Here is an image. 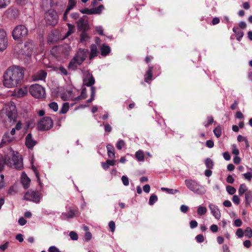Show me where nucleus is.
<instances>
[{
    "label": "nucleus",
    "mask_w": 252,
    "mask_h": 252,
    "mask_svg": "<svg viewBox=\"0 0 252 252\" xmlns=\"http://www.w3.org/2000/svg\"><path fill=\"white\" fill-rule=\"evenodd\" d=\"M25 75L24 67L13 65L8 67L3 74V84L7 88H14L21 85Z\"/></svg>",
    "instance_id": "obj_1"
},
{
    "label": "nucleus",
    "mask_w": 252,
    "mask_h": 252,
    "mask_svg": "<svg viewBox=\"0 0 252 252\" xmlns=\"http://www.w3.org/2000/svg\"><path fill=\"white\" fill-rule=\"evenodd\" d=\"M10 152L11 153L12 162L9 161L7 158L4 159L3 156L0 154V171L2 170L5 163L9 164L10 166H13L17 169L20 170L22 168L23 164L21 156L17 152L14 151L11 149Z\"/></svg>",
    "instance_id": "obj_2"
},
{
    "label": "nucleus",
    "mask_w": 252,
    "mask_h": 252,
    "mask_svg": "<svg viewBox=\"0 0 252 252\" xmlns=\"http://www.w3.org/2000/svg\"><path fill=\"white\" fill-rule=\"evenodd\" d=\"M33 47L32 41H27L25 45L18 43L14 47V56L20 60H22L24 57H29L32 53Z\"/></svg>",
    "instance_id": "obj_3"
},
{
    "label": "nucleus",
    "mask_w": 252,
    "mask_h": 252,
    "mask_svg": "<svg viewBox=\"0 0 252 252\" xmlns=\"http://www.w3.org/2000/svg\"><path fill=\"white\" fill-rule=\"evenodd\" d=\"M2 113L6 115L9 122L14 124L17 120V113L16 106L14 102L10 101L3 105Z\"/></svg>",
    "instance_id": "obj_4"
},
{
    "label": "nucleus",
    "mask_w": 252,
    "mask_h": 252,
    "mask_svg": "<svg viewBox=\"0 0 252 252\" xmlns=\"http://www.w3.org/2000/svg\"><path fill=\"white\" fill-rule=\"evenodd\" d=\"M185 183L187 187L190 191L198 194H203L206 192L204 187L199 184L195 180L192 179H186Z\"/></svg>",
    "instance_id": "obj_5"
},
{
    "label": "nucleus",
    "mask_w": 252,
    "mask_h": 252,
    "mask_svg": "<svg viewBox=\"0 0 252 252\" xmlns=\"http://www.w3.org/2000/svg\"><path fill=\"white\" fill-rule=\"evenodd\" d=\"M28 33V29L24 25H18L12 31V37L15 40H22L27 36Z\"/></svg>",
    "instance_id": "obj_6"
},
{
    "label": "nucleus",
    "mask_w": 252,
    "mask_h": 252,
    "mask_svg": "<svg viewBox=\"0 0 252 252\" xmlns=\"http://www.w3.org/2000/svg\"><path fill=\"white\" fill-rule=\"evenodd\" d=\"M31 95L36 98H43L45 94V89L37 84L31 85L29 88Z\"/></svg>",
    "instance_id": "obj_7"
},
{
    "label": "nucleus",
    "mask_w": 252,
    "mask_h": 252,
    "mask_svg": "<svg viewBox=\"0 0 252 252\" xmlns=\"http://www.w3.org/2000/svg\"><path fill=\"white\" fill-rule=\"evenodd\" d=\"M42 198L41 193L36 190H29L24 195L25 200L32 201L35 203H39Z\"/></svg>",
    "instance_id": "obj_8"
},
{
    "label": "nucleus",
    "mask_w": 252,
    "mask_h": 252,
    "mask_svg": "<svg viewBox=\"0 0 252 252\" xmlns=\"http://www.w3.org/2000/svg\"><path fill=\"white\" fill-rule=\"evenodd\" d=\"M45 19L47 24L55 26L58 22V15L53 9L49 10L45 15Z\"/></svg>",
    "instance_id": "obj_9"
},
{
    "label": "nucleus",
    "mask_w": 252,
    "mask_h": 252,
    "mask_svg": "<svg viewBox=\"0 0 252 252\" xmlns=\"http://www.w3.org/2000/svg\"><path fill=\"white\" fill-rule=\"evenodd\" d=\"M70 50L69 47L61 46L53 48L52 52L54 51H57L58 53L56 55V58L62 60L68 58L69 55Z\"/></svg>",
    "instance_id": "obj_10"
},
{
    "label": "nucleus",
    "mask_w": 252,
    "mask_h": 252,
    "mask_svg": "<svg viewBox=\"0 0 252 252\" xmlns=\"http://www.w3.org/2000/svg\"><path fill=\"white\" fill-rule=\"evenodd\" d=\"M53 126V121L49 117H45L41 119L37 125L39 130L44 131L50 129Z\"/></svg>",
    "instance_id": "obj_11"
},
{
    "label": "nucleus",
    "mask_w": 252,
    "mask_h": 252,
    "mask_svg": "<svg viewBox=\"0 0 252 252\" xmlns=\"http://www.w3.org/2000/svg\"><path fill=\"white\" fill-rule=\"evenodd\" d=\"M77 29L79 31L86 32L89 29L87 18L83 16L77 22Z\"/></svg>",
    "instance_id": "obj_12"
},
{
    "label": "nucleus",
    "mask_w": 252,
    "mask_h": 252,
    "mask_svg": "<svg viewBox=\"0 0 252 252\" xmlns=\"http://www.w3.org/2000/svg\"><path fill=\"white\" fill-rule=\"evenodd\" d=\"M7 43L8 40L5 31L0 30V51H3L7 48Z\"/></svg>",
    "instance_id": "obj_13"
},
{
    "label": "nucleus",
    "mask_w": 252,
    "mask_h": 252,
    "mask_svg": "<svg viewBox=\"0 0 252 252\" xmlns=\"http://www.w3.org/2000/svg\"><path fill=\"white\" fill-rule=\"evenodd\" d=\"M68 0V3L63 17V20L64 21H66L67 20V15L69 11L73 9L76 6L77 3L76 0Z\"/></svg>",
    "instance_id": "obj_14"
},
{
    "label": "nucleus",
    "mask_w": 252,
    "mask_h": 252,
    "mask_svg": "<svg viewBox=\"0 0 252 252\" xmlns=\"http://www.w3.org/2000/svg\"><path fill=\"white\" fill-rule=\"evenodd\" d=\"M89 54V51L87 49H79L75 57L77 58L79 60H81V62L83 63Z\"/></svg>",
    "instance_id": "obj_15"
},
{
    "label": "nucleus",
    "mask_w": 252,
    "mask_h": 252,
    "mask_svg": "<svg viewBox=\"0 0 252 252\" xmlns=\"http://www.w3.org/2000/svg\"><path fill=\"white\" fill-rule=\"evenodd\" d=\"M95 83V80L93 75L90 74L88 72L85 74V76L83 79V83L87 86H91L94 85Z\"/></svg>",
    "instance_id": "obj_16"
},
{
    "label": "nucleus",
    "mask_w": 252,
    "mask_h": 252,
    "mask_svg": "<svg viewBox=\"0 0 252 252\" xmlns=\"http://www.w3.org/2000/svg\"><path fill=\"white\" fill-rule=\"evenodd\" d=\"M209 208L211 211L212 215L217 219L219 220L220 218L221 214L218 206L212 204H209Z\"/></svg>",
    "instance_id": "obj_17"
},
{
    "label": "nucleus",
    "mask_w": 252,
    "mask_h": 252,
    "mask_svg": "<svg viewBox=\"0 0 252 252\" xmlns=\"http://www.w3.org/2000/svg\"><path fill=\"white\" fill-rule=\"evenodd\" d=\"M15 139V137L11 135L9 132H5L1 139L0 147H3L4 144L6 143H10L13 142Z\"/></svg>",
    "instance_id": "obj_18"
},
{
    "label": "nucleus",
    "mask_w": 252,
    "mask_h": 252,
    "mask_svg": "<svg viewBox=\"0 0 252 252\" xmlns=\"http://www.w3.org/2000/svg\"><path fill=\"white\" fill-rule=\"evenodd\" d=\"M82 63L81 60L77 59L75 56L70 61L68 64V68L71 70H75L77 67Z\"/></svg>",
    "instance_id": "obj_19"
},
{
    "label": "nucleus",
    "mask_w": 252,
    "mask_h": 252,
    "mask_svg": "<svg viewBox=\"0 0 252 252\" xmlns=\"http://www.w3.org/2000/svg\"><path fill=\"white\" fill-rule=\"evenodd\" d=\"M36 144V142L32 138V134L29 133L26 138L25 144L29 149H32Z\"/></svg>",
    "instance_id": "obj_20"
},
{
    "label": "nucleus",
    "mask_w": 252,
    "mask_h": 252,
    "mask_svg": "<svg viewBox=\"0 0 252 252\" xmlns=\"http://www.w3.org/2000/svg\"><path fill=\"white\" fill-rule=\"evenodd\" d=\"M46 76V72L41 70L38 71L33 75V80L34 81L45 80Z\"/></svg>",
    "instance_id": "obj_21"
},
{
    "label": "nucleus",
    "mask_w": 252,
    "mask_h": 252,
    "mask_svg": "<svg viewBox=\"0 0 252 252\" xmlns=\"http://www.w3.org/2000/svg\"><path fill=\"white\" fill-rule=\"evenodd\" d=\"M91 52L89 56L90 60H92L94 57H96L98 54V51L97 46L94 44H92L90 47Z\"/></svg>",
    "instance_id": "obj_22"
},
{
    "label": "nucleus",
    "mask_w": 252,
    "mask_h": 252,
    "mask_svg": "<svg viewBox=\"0 0 252 252\" xmlns=\"http://www.w3.org/2000/svg\"><path fill=\"white\" fill-rule=\"evenodd\" d=\"M31 180L25 174L23 173L22 175V183L24 189H28L30 184Z\"/></svg>",
    "instance_id": "obj_23"
},
{
    "label": "nucleus",
    "mask_w": 252,
    "mask_h": 252,
    "mask_svg": "<svg viewBox=\"0 0 252 252\" xmlns=\"http://www.w3.org/2000/svg\"><path fill=\"white\" fill-rule=\"evenodd\" d=\"M245 196V206L249 207L252 202V190L247 191Z\"/></svg>",
    "instance_id": "obj_24"
},
{
    "label": "nucleus",
    "mask_w": 252,
    "mask_h": 252,
    "mask_svg": "<svg viewBox=\"0 0 252 252\" xmlns=\"http://www.w3.org/2000/svg\"><path fill=\"white\" fill-rule=\"evenodd\" d=\"M108 157L111 158H113L115 157L114 152V148L111 144H108L106 146Z\"/></svg>",
    "instance_id": "obj_25"
},
{
    "label": "nucleus",
    "mask_w": 252,
    "mask_h": 252,
    "mask_svg": "<svg viewBox=\"0 0 252 252\" xmlns=\"http://www.w3.org/2000/svg\"><path fill=\"white\" fill-rule=\"evenodd\" d=\"M100 51L101 55L103 56H106L110 53L111 49L109 46L106 45L105 44H104L101 47Z\"/></svg>",
    "instance_id": "obj_26"
},
{
    "label": "nucleus",
    "mask_w": 252,
    "mask_h": 252,
    "mask_svg": "<svg viewBox=\"0 0 252 252\" xmlns=\"http://www.w3.org/2000/svg\"><path fill=\"white\" fill-rule=\"evenodd\" d=\"M233 32L235 33L236 37V39L238 41H240L241 38L243 37L244 34L243 32L239 29L237 27H234L233 28Z\"/></svg>",
    "instance_id": "obj_27"
},
{
    "label": "nucleus",
    "mask_w": 252,
    "mask_h": 252,
    "mask_svg": "<svg viewBox=\"0 0 252 252\" xmlns=\"http://www.w3.org/2000/svg\"><path fill=\"white\" fill-rule=\"evenodd\" d=\"M152 70L153 67L149 66L148 70L147 71L144 78L145 81L147 83H149V81L152 79Z\"/></svg>",
    "instance_id": "obj_28"
},
{
    "label": "nucleus",
    "mask_w": 252,
    "mask_h": 252,
    "mask_svg": "<svg viewBox=\"0 0 252 252\" xmlns=\"http://www.w3.org/2000/svg\"><path fill=\"white\" fill-rule=\"evenodd\" d=\"M90 36L86 32H82L80 35V42L83 44H86L89 40Z\"/></svg>",
    "instance_id": "obj_29"
},
{
    "label": "nucleus",
    "mask_w": 252,
    "mask_h": 252,
    "mask_svg": "<svg viewBox=\"0 0 252 252\" xmlns=\"http://www.w3.org/2000/svg\"><path fill=\"white\" fill-rule=\"evenodd\" d=\"M248 188L245 184H241L238 189V193L240 196H242L244 193L249 191Z\"/></svg>",
    "instance_id": "obj_30"
},
{
    "label": "nucleus",
    "mask_w": 252,
    "mask_h": 252,
    "mask_svg": "<svg viewBox=\"0 0 252 252\" xmlns=\"http://www.w3.org/2000/svg\"><path fill=\"white\" fill-rule=\"evenodd\" d=\"M76 211L73 209H70L68 213H64L62 215L66 218H72L75 216Z\"/></svg>",
    "instance_id": "obj_31"
},
{
    "label": "nucleus",
    "mask_w": 252,
    "mask_h": 252,
    "mask_svg": "<svg viewBox=\"0 0 252 252\" xmlns=\"http://www.w3.org/2000/svg\"><path fill=\"white\" fill-rule=\"evenodd\" d=\"M135 158L140 161H144V154L142 151L139 150L135 153Z\"/></svg>",
    "instance_id": "obj_32"
},
{
    "label": "nucleus",
    "mask_w": 252,
    "mask_h": 252,
    "mask_svg": "<svg viewBox=\"0 0 252 252\" xmlns=\"http://www.w3.org/2000/svg\"><path fill=\"white\" fill-rule=\"evenodd\" d=\"M207 210L206 207L204 206H199L198 207L197 212L199 216L205 215L207 213Z\"/></svg>",
    "instance_id": "obj_33"
},
{
    "label": "nucleus",
    "mask_w": 252,
    "mask_h": 252,
    "mask_svg": "<svg viewBox=\"0 0 252 252\" xmlns=\"http://www.w3.org/2000/svg\"><path fill=\"white\" fill-rule=\"evenodd\" d=\"M69 109V104L67 102L64 103L60 111L61 114L66 113Z\"/></svg>",
    "instance_id": "obj_34"
},
{
    "label": "nucleus",
    "mask_w": 252,
    "mask_h": 252,
    "mask_svg": "<svg viewBox=\"0 0 252 252\" xmlns=\"http://www.w3.org/2000/svg\"><path fill=\"white\" fill-rule=\"evenodd\" d=\"M161 190L162 191H166L168 193L171 194H174L179 192V190L177 189H168V188H161Z\"/></svg>",
    "instance_id": "obj_35"
},
{
    "label": "nucleus",
    "mask_w": 252,
    "mask_h": 252,
    "mask_svg": "<svg viewBox=\"0 0 252 252\" xmlns=\"http://www.w3.org/2000/svg\"><path fill=\"white\" fill-rule=\"evenodd\" d=\"M31 164H32V169L35 174V175L36 176L37 182L40 184V177H39V173L38 172V171L37 170L36 167L33 165L32 161L31 162Z\"/></svg>",
    "instance_id": "obj_36"
},
{
    "label": "nucleus",
    "mask_w": 252,
    "mask_h": 252,
    "mask_svg": "<svg viewBox=\"0 0 252 252\" xmlns=\"http://www.w3.org/2000/svg\"><path fill=\"white\" fill-rule=\"evenodd\" d=\"M157 200L158 196L155 194H152L149 198V204L150 205H153L157 201Z\"/></svg>",
    "instance_id": "obj_37"
},
{
    "label": "nucleus",
    "mask_w": 252,
    "mask_h": 252,
    "mask_svg": "<svg viewBox=\"0 0 252 252\" xmlns=\"http://www.w3.org/2000/svg\"><path fill=\"white\" fill-rule=\"evenodd\" d=\"M86 97V91L85 89L82 90L81 92V94L80 95H79L75 98H74V100L75 101H78L81 99H84Z\"/></svg>",
    "instance_id": "obj_38"
},
{
    "label": "nucleus",
    "mask_w": 252,
    "mask_h": 252,
    "mask_svg": "<svg viewBox=\"0 0 252 252\" xmlns=\"http://www.w3.org/2000/svg\"><path fill=\"white\" fill-rule=\"evenodd\" d=\"M215 136L219 138L221 135V128L220 126H217L213 130Z\"/></svg>",
    "instance_id": "obj_39"
},
{
    "label": "nucleus",
    "mask_w": 252,
    "mask_h": 252,
    "mask_svg": "<svg viewBox=\"0 0 252 252\" xmlns=\"http://www.w3.org/2000/svg\"><path fill=\"white\" fill-rule=\"evenodd\" d=\"M10 2V0H0V9L6 8Z\"/></svg>",
    "instance_id": "obj_40"
},
{
    "label": "nucleus",
    "mask_w": 252,
    "mask_h": 252,
    "mask_svg": "<svg viewBox=\"0 0 252 252\" xmlns=\"http://www.w3.org/2000/svg\"><path fill=\"white\" fill-rule=\"evenodd\" d=\"M91 98L87 100V103H90L92 102L94 98L95 94V88L94 87H92L91 88Z\"/></svg>",
    "instance_id": "obj_41"
},
{
    "label": "nucleus",
    "mask_w": 252,
    "mask_h": 252,
    "mask_svg": "<svg viewBox=\"0 0 252 252\" xmlns=\"http://www.w3.org/2000/svg\"><path fill=\"white\" fill-rule=\"evenodd\" d=\"M245 235L247 237L251 238L252 237V229L250 227H247L244 232Z\"/></svg>",
    "instance_id": "obj_42"
},
{
    "label": "nucleus",
    "mask_w": 252,
    "mask_h": 252,
    "mask_svg": "<svg viewBox=\"0 0 252 252\" xmlns=\"http://www.w3.org/2000/svg\"><path fill=\"white\" fill-rule=\"evenodd\" d=\"M205 165H206V166L209 168V169H211L214 166V162L213 161H212V160H211V159L210 158H207L206 160H205Z\"/></svg>",
    "instance_id": "obj_43"
},
{
    "label": "nucleus",
    "mask_w": 252,
    "mask_h": 252,
    "mask_svg": "<svg viewBox=\"0 0 252 252\" xmlns=\"http://www.w3.org/2000/svg\"><path fill=\"white\" fill-rule=\"evenodd\" d=\"M125 145L126 143L123 140H119L116 144V147L118 150H121Z\"/></svg>",
    "instance_id": "obj_44"
},
{
    "label": "nucleus",
    "mask_w": 252,
    "mask_h": 252,
    "mask_svg": "<svg viewBox=\"0 0 252 252\" xmlns=\"http://www.w3.org/2000/svg\"><path fill=\"white\" fill-rule=\"evenodd\" d=\"M68 31L67 32L65 33V37H68L71 34L74 32L75 31L74 27L73 26H72L70 24H68Z\"/></svg>",
    "instance_id": "obj_45"
},
{
    "label": "nucleus",
    "mask_w": 252,
    "mask_h": 252,
    "mask_svg": "<svg viewBox=\"0 0 252 252\" xmlns=\"http://www.w3.org/2000/svg\"><path fill=\"white\" fill-rule=\"evenodd\" d=\"M226 190L227 192L231 195L234 194L236 191V189L234 187L230 186H227L226 187Z\"/></svg>",
    "instance_id": "obj_46"
},
{
    "label": "nucleus",
    "mask_w": 252,
    "mask_h": 252,
    "mask_svg": "<svg viewBox=\"0 0 252 252\" xmlns=\"http://www.w3.org/2000/svg\"><path fill=\"white\" fill-rule=\"evenodd\" d=\"M58 71L62 75L66 76L68 74V72L66 68L64 67L61 66L58 68Z\"/></svg>",
    "instance_id": "obj_47"
},
{
    "label": "nucleus",
    "mask_w": 252,
    "mask_h": 252,
    "mask_svg": "<svg viewBox=\"0 0 252 252\" xmlns=\"http://www.w3.org/2000/svg\"><path fill=\"white\" fill-rule=\"evenodd\" d=\"M49 106L50 109L53 110L54 111H57L58 109V105L55 102H52L49 103Z\"/></svg>",
    "instance_id": "obj_48"
},
{
    "label": "nucleus",
    "mask_w": 252,
    "mask_h": 252,
    "mask_svg": "<svg viewBox=\"0 0 252 252\" xmlns=\"http://www.w3.org/2000/svg\"><path fill=\"white\" fill-rule=\"evenodd\" d=\"M17 192V188L16 186H12L11 187L8 191V193L9 195H13L15 193H16Z\"/></svg>",
    "instance_id": "obj_49"
},
{
    "label": "nucleus",
    "mask_w": 252,
    "mask_h": 252,
    "mask_svg": "<svg viewBox=\"0 0 252 252\" xmlns=\"http://www.w3.org/2000/svg\"><path fill=\"white\" fill-rule=\"evenodd\" d=\"M121 179L124 186H127L129 185V179L127 176L124 175L122 177Z\"/></svg>",
    "instance_id": "obj_50"
},
{
    "label": "nucleus",
    "mask_w": 252,
    "mask_h": 252,
    "mask_svg": "<svg viewBox=\"0 0 252 252\" xmlns=\"http://www.w3.org/2000/svg\"><path fill=\"white\" fill-rule=\"evenodd\" d=\"M95 14H100L102 11L104 9V7L103 5H100L97 7L94 8Z\"/></svg>",
    "instance_id": "obj_51"
},
{
    "label": "nucleus",
    "mask_w": 252,
    "mask_h": 252,
    "mask_svg": "<svg viewBox=\"0 0 252 252\" xmlns=\"http://www.w3.org/2000/svg\"><path fill=\"white\" fill-rule=\"evenodd\" d=\"M245 179L248 181H251L252 179V173L251 172H247L243 174Z\"/></svg>",
    "instance_id": "obj_52"
},
{
    "label": "nucleus",
    "mask_w": 252,
    "mask_h": 252,
    "mask_svg": "<svg viewBox=\"0 0 252 252\" xmlns=\"http://www.w3.org/2000/svg\"><path fill=\"white\" fill-rule=\"evenodd\" d=\"M69 236L73 240H77L78 238L77 234L74 231H71L69 233Z\"/></svg>",
    "instance_id": "obj_53"
},
{
    "label": "nucleus",
    "mask_w": 252,
    "mask_h": 252,
    "mask_svg": "<svg viewBox=\"0 0 252 252\" xmlns=\"http://www.w3.org/2000/svg\"><path fill=\"white\" fill-rule=\"evenodd\" d=\"M196 241L198 243H202L204 240V236L202 234H199L195 237Z\"/></svg>",
    "instance_id": "obj_54"
},
{
    "label": "nucleus",
    "mask_w": 252,
    "mask_h": 252,
    "mask_svg": "<svg viewBox=\"0 0 252 252\" xmlns=\"http://www.w3.org/2000/svg\"><path fill=\"white\" fill-rule=\"evenodd\" d=\"M85 240L86 241H90L92 238V235L90 232H86L84 236Z\"/></svg>",
    "instance_id": "obj_55"
},
{
    "label": "nucleus",
    "mask_w": 252,
    "mask_h": 252,
    "mask_svg": "<svg viewBox=\"0 0 252 252\" xmlns=\"http://www.w3.org/2000/svg\"><path fill=\"white\" fill-rule=\"evenodd\" d=\"M198 225L197 222L195 220H192L189 222V226L190 228L193 229L196 227Z\"/></svg>",
    "instance_id": "obj_56"
},
{
    "label": "nucleus",
    "mask_w": 252,
    "mask_h": 252,
    "mask_svg": "<svg viewBox=\"0 0 252 252\" xmlns=\"http://www.w3.org/2000/svg\"><path fill=\"white\" fill-rule=\"evenodd\" d=\"M49 252H61L56 247L52 246L49 248Z\"/></svg>",
    "instance_id": "obj_57"
},
{
    "label": "nucleus",
    "mask_w": 252,
    "mask_h": 252,
    "mask_svg": "<svg viewBox=\"0 0 252 252\" xmlns=\"http://www.w3.org/2000/svg\"><path fill=\"white\" fill-rule=\"evenodd\" d=\"M244 231L241 228L237 229L236 234L239 238H242L244 236Z\"/></svg>",
    "instance_id": "obj_58"
},
{
    "label": "nucleus",
    "mask_w": 252,
    "mask_h": 252,
    "mask_svg": "<svg viewBox=\"0 0 252 252\" xmlns=\"http://www.w3.org/2000/svg\"><path fill=\"white\" fill-rule=\"evenodd\" d=\"M109 227L111 229V231L113 232L115 230V223L113 221H110L109 222Z\"/></svg>",
    "instance_id": "obj_59"
},
{
    "label": "nucleus",
    "mask_w": 252,
    "mask_h": 252,
    "mask_svg": "<svg viewBox=\"0 0 252 252\" xmlns=\"http://www.w3.org/2000/svg\"><path fill=\"white\" fill-rule=\"evenodd\" d=\"M232 201L235 204H238L240 203V198L238 195H234L232 197Z\"/></svg>",
    "instance_id": "obj_60"
},
{
    "label": "nucleus",
    "mask_w": 252,
    "mask_h": 252,
    "mask_svg": "<svg viewBox=\"0 0 252 252\" xmlns=\"http://www.w3.org/2000/svg\"><path fill=\"white\" fill-rule=\"evenodd\" d=\"M189 207L188 206L185 205H182L180 207V211L184 213H186L188 212Z\"/></svg>",
    "instance_id": "obj_61"
},
{
    "label": "nucleus",
    "mask_w": 252,
    "mask_h": 252,
    "mask_svg": "<svg viewBox=\"0 0 252 252\" xmlns=\"http://www.w3.org/2000/svg\"><path fill=\"white\" fill-rule=\"evenodd\" d=\"M70 17L71 18H72V19H73V20H77L79 17V14L78 13H77V12L72 13L70 15Z\"/></svg>",
    "instance_id": "obj_62"
},
{
    "label": "nucleus",
    "mask_w": 252,
    "mask_h": 252,
    "mask_svg": "<svg viewBox=\"0 0 252 252\" xmlns=\"http://www.w3.org/2000/svg\"><path fill=\"white\" fill-rule=\"evenodd\" d=\"M214 122V119L212 117H209L208 118L207 122L206 123L204 126L205 127H208L210 125L212 124Z\"/></svg>",
    "instance_id": "obj_63"
},
{
    "label": "nucleus",
    "mask_w": 252,
    "mask_h": 252,
    "mask_svg": "<svg viewBox=\"0 0 252 252\" xmlns=\"http://www.w3.org/2000/svg\"><path fill=\"white\" fill-rule=\"evenodd\" d=\"M242 222L240 219H236L234 220V225L236 227H239L241 226Z\"/></svg>",
    "instance_id": "obj_64"
}]
</instances>
